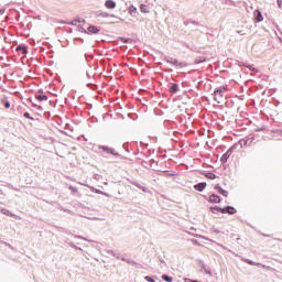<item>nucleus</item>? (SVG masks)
Listing matches in <instances>:
<instances>
[{"instance_id": "obj_39", "label": "nucleus", "mask_w": 282, "mask_h": 282, "mask_svg": "<svg viewBox=\"0 0 282 282\" xmlns=\"http://www.w3.org/2000/svg\"><path fill=\"white\" fill-rule=\"evenodd\" d=\"M191 242L193 243V246H202V242H199V240L192 238Z\"/></svg>"}, {"instance_id": "obj_20", "label": "nucleus", "mask_w": 282, "mask_h": 282, "mask_svg": "<svg viewBox=\"0 0 282 282\" xmlns=\"http://www.w3.org/2000/svg\"><path fill=\"white\" fill-rule=\"evenodd\" d=\"M202 175H204L205 177H207V180H217V174L213 173V171H203Z\"/></svg>"}, {"instance_id": "obj_40", "label": "nucleus", "mask_w": 282, "mask_h": 282, "mask_svg": "<svg viewBox=\"0 0 282 282\" xmlns=\"http://www.w3.org/2000/svg\"><path fill=\"white\" fill-rule=\"evenodd\" d=\"M1 243L3 246H7V248H10V250H14V247L12 245H10L9 242H6V241H1Z\"/></svg>"}, {"instance_id": "obj_8", "label": "nucleus", "mask_w": 282, "mask_h": 282, "mask_svg": "<svg viewBox=\"0 0 282 282\" xmlns=\"http://www.w3.org/2000/svg\"><path fill=\"white\" fill-rule=\"evenodd\" d=\"M263 22V13L260 9H256L253 11V23H261Z\"/></svg>"}, {"instance_id": "obj_56", "label": "nucleus", "mask_w": 282, "mask_h": 282, "mask_svg": "<svg viewBox=\"0 0 282 282\" xmlns=\"http://www.w3.org/2000/svg\"><path fill=\"white\" fill-rule=\"evenodd\" d=\"M119 118H120L121 120H124V115L119 113Z\"/></svg>"}, {"instance_id": "obj_27", "label": "nucleus", "mask_w": 282, "mask_h": 282, "mask_svg": "<svg viewBox=\"0 0 282 282\" xmlns=\"http://www.w3.org/2000/svg\"><path fill=\"white\" fill-rule=\"evenodd\" d=\"M215 96H220V98H224V87H216L214 89Z\"/></svg>"}, {"instance_id": "obj_33", "label": "nucleus", "mask_w": 282, "mask_h": 282, "mask_svg": "<svg viewBox=\"0 0 282 282\" xmlns=\"http://www.w3.org/2000/svg\"><path fill=\"white\" fill-rule=\"evenodd\" d=\"M97 17H101L102 19H107L110 17V13L107 11H97Z\"/></svg>"}, {"instance_id": "obj_53", "label": "nucleus", "mask_w": 282, "mask_h": 282, "mask_svg": "<svg viewBox=\"0 0 282 282\" xmlns=\"http://www.w3.org/2000/svg\"><path fill=\"white\" fill-rule=\"evenodd\" d=\"M202 239H204L205 241H210V238L203 236Z\"/></svg>"}, {"instance_id": "obj_5", "label": "nucleus", "mask_w": 282, "mask_h": 282, "mask_svg": "<svg viewBox=\"0 0 282 282\" xmlns=\"http://www.w3.org/2000/svg\"><path fill=\"white\" fill-rule=\"evenodd\" d=\"M100 32H102V26H96L94 24H89L86 29V34H88L89 36L94 34H100Z\"/></svg>"}, {"instance_id": "obj_58", "label": "nucleus", "mask_w": 282, "mask_h": 282, "mask_svg": "<svg viewBox=\"0 0 282 282\" xmlns=\"http://www.w3.org/2000/svg\"><path fill=\"white\" fill-rule=\"evenodd\" d=\"M153 142H158V137H152Z\"/></svg>"}, {"instance_id": "obj_45", "label": "nucleus", "mask_w": 282, "mask_h": 282, "mask_svg": "<svg viewBox=\"0 0 282 282\" xmlns=\"http://www.w3.org/2000/svg\"><path fill=\"white\" fill-rule=\"evenodd\" d=\"M192 25H196V28H199V22L197 20H191Z\"/></svg>"}, {"instance_id": "obj_35", "label": "nucleus", "mask_w": 282, "mask_h": 282, "mask_svg": "<svg viewBox=\"0 0 282 282\" xmlns=\"http://www.w3.org/2000/svg\"><path fill=\"white\" fill-rule=\"evenodd\" d=\"M144 281L155 282V281H158V276H155V275H145Z\"/></svg>"}, {"instance_id": "obj_26", "label": "nucleus", "mask_w": 282, "mask_h": 282, "mask_svg": "<svg viewBox=\"0 0 282 282\" xmlns=\"http://www.w3.org/2000/svg\"><path fill=\"white\" fill-rule=\"evenodd\" d=\"M163 173V177H175V175H177V173L169 171V170H164L162 171Z\"/></svg>"}, {"instance_id": "obj_63", "label": "nucleus", "mask_w": 282, "mask_h": 282, "mask_svg": "<svg viewBox=\"0 0 282 282\" xmlns=\"http://www.w3.org/2000/svg\"><path fill=\"white\" fill-rule=\"evenodd\" d=\"M88 219H90L91 221H94V219H98L96 217H88Z\"/></svg>"}, {"instance_id": "obj_31", "label": "nucleus", "mask_w": 282, "mask_h": 282, "mask_svg": "<svg viewBox=\"0 0 282 282\" xmlns=\"http://www.w3.org/2000/svg\"><path fill=\"white\" fill-rule=\"evenodd\" d=\"M66 243H68L69 248H73L74 250H79L80 252H83V248L76 246V243H74L73 241H66Z\"/></svg>"}, {"instance_id": "obj_29", "label": "nucleus", "mask_w": 282, "mask_h": 282, "mask_svg": "<svg viewBox=\"0 0 282 282\" xmlns=\"http://www.w3.org/2000/svg\"><path fill=\"white\" fill-rule=\"evenodd\" d=\"M140 12H142V14H149V7L147 6V4H144V3H141L140 4Z\"/></svg>"}, {"instance_id": "obj_57", "label": "nucleus", "mask_w": 282, "mask_h": 282, "mask_svg": "<svg viewBox=\"0 0 282 282\" xmlns=\"http://www.w3.org/2000/svg\"><path fill=\"white\" fill-rule=\"evenodd\" d=\"M36 94H44V93H43V89L40 88Z\"/></svg>"}, {"instance_id": "obj_62", "label": "nucleus", "mask_w": 282, "mask_h": 282, "mask_svg": "<svg viewBox=\"0 0 282 282\" xmlns=\"http://www.w3.org/2000/svg\"><path fill=\"white\" fill-rule=\"evenodd\" d=\"M195 237H197L198 239H202V237H204V236H202V235H195Z\"/></svg>"}, {"instance_id": "obj_1", "label": "nucleus", "mask_w": 282, "mask_h": 282, "mask_svg": "<svg viewBox=\"0 0 282 282\" xmlns=\"http://www.w3.org/2000/svg\"><path fill=\"white\" fill-rule=\"evenodd\" d=\"M99 151H102V153H107V155H112L113 158H120L121 160H127L122 154H120L118 151H116L113 148L109 145H98Z\"/></svg>"}, {"instance_id": "obj_36", "label": "nucleus", "mask_w": 282, "mask_h": 282, "mask_svg": "<svg viewBox=\"0 0 282 282\" xmlns=\"http://www.w3.org/2000/svg\"><path fill=\"white\" fill-rule=\"evenodd\" d=\"M77 32H82V34H87V29H85V26L79 25L77 26Z\"/></svg>"}, {"instance_id": "obj_17", "label": "nucleus", "mask_w": 282, "mask_h": 282, "mask_svg": "<svg viewBox=\"0 0 282 282\" xmlns=\"http://www.w3.org/2000/svg\"><path fill=\"white\" fill-rule=\"evenodd\" d=\"M228 160H230V155L227 154V152H225V153L220 156V163L223 164L224 170L228 169V165H226L227 162H228Z\"/></svg>"}, {"instance_id": "obj_21", "label": "nucleus", "mask_w": 282, "mask_h": 282, "mask_svg": "<svg viewBox=\"0 0 282 282\" xmlns=\"http://www.w3.org/2000/svg\"><path fill=\"white\" fill-rule=\"evenodd\" d=\"M224 207L215 205V206H209V213H212L213 215H217V213H221L223 214Z\"/></svg>"}, {"instance_id": "obj_49", "label": "nucleus", "mask_w": 282, "mask_h": 282, "mask_svg": "<svg viewBox=\"0 0 282 282\" xmlns=\"http://www.w3.org/2000/svg\"><path fill=\"white\" fill-rule=\"evenodd\" d=\"M213 232H215V235H219L221 232V230H219L218 228H214Z\"/></svg>"}, {"instance_id": "obj_4", "label": "nucleus", "mask_w": 282, "mask_h": 282, "mask_svg": "<svg viewBox=\"0 0 282 282\" xmlns=\"http://www.w3.org/2000/svg\"><path fill=\"white\" fill-rule=\"evenodd\" d=\"M203 198L208 202V204H221V202H224V198H221V196L213 193L209 196L204 195Z\"/></svg>"}, {"instance_id": "obj_3", "label": "nucleus", "mask_w": 282, "mask_h": 282, "mask_svg": "<svg viewBox=\"0 0 282 282\" xmlns=\"http://www.w3.org/2000/svg\"><path fill=\"white\" fill-rule=\"evenodd\" d=\"M196 263H197L198 268H200L199 272H204L208 276H213V270L210 269V267L206 265V262H204V260L197 259Z\"/></svg>"}, {"instance_id": "obj_28", "label": "nucleus", "mask_w": 282, "mask_h": 282, "mask_svg": "<svg viewBox=\"0 0 282 282\" xmlns=\"http://www.w3.org/2000/svg\"><path fill=\"white\" fill-rule=\"evenodd\" d=\"M240 261H242V263H247V265H254L256 264L254 260H251V259H248V258H245V257H240Z\"/></svg>"}, {"instance_id": "obj_15", "label": "nucleus", "mask_w": 282, "mask_h": 282, "mask_svg": "<svg viewBox=\"0 0 282 282\" xmlns=\"http://www.w3.org/2000/svg\"><path fill=\"white\" fill-rule=\"evenodd\" d=\"M15 52H21L22 54H24V56H28L29 54V51H28V44H19L17 47H15Z\"/></svg>"}, {"instance_id": "obj_61", "label": "nucleus", "mask_w": 282, "mask_h": 282, "mask_svg": "<svg viewBox=\"0 0 282 282\" xmlns=\"http://www.w3.org/2000/svg\"><path fill=\"white\" fill-rule=\"evenodd\" d=\"M247 68H248V69H252V65L248 64V65H247Z\"/></svg>"}, {"instance_id": "obj_16", "label": "nucleus", "mask_w": 282, "mask_h": 282, "mask_svg": "<svg viewBox=\"0 0 282 282\" xmlns=\"http://www.w3.org/2000/svg\"><path fill=\"white\" fill-rule=\"evenodd\" d=\"M238 142H241L242 149H243V147H250V144H252V142H254V137L245 138Z\"/></svg>"}, {"instance_id": "obj_59", "label": "nucleus", "mask_w": 282, "mask_h": 282, "mask_svg": "<svg viewBox=\"0 0 282 282\" xmlns=\"http://www.w3.org/2000/svg\"><path fill=\"white\" fill-rule=\"evenodd\" d=\"M78 41H80V43H85V40L83 37H78Z\"/></svg>"}, {"instance_id": "obj_23", "label": "nucleus", "mask_w": 282, "mask_h": 282, "mask_svg": "<svg viewBox=\"0 0 282 282\" xmlns=\"http://www.w3.org/2000/svg\"><path fill=\"white\" fill-rule=\"evenodd\" d=\"M208 61V57L206 56H198L194 59L195 65H202V63H206Z\"/></svg>"}, {"instance_id": "obj_43", "label": "nucleus", "mask_w": 282, "mask_h": 282, "mask_svg": "<svg viewBox=\"0 0 282 282\" xmlns=\"http://www.w3.org/2000/svg\"><path fill=\"white\" fill-rule=\"evenodd\" d=\"M118 252H116V251H113V250H111V249H109V250H107V254H110V257H115L116 258V254H117Z\"/></svg>"}, {"instance_id": "obj_25", "label": "nucleus", "mask_w": 282, "mask_h": 282, "mask_svg": "<svg viewBox=\"0 0 282 282\" xmlns=\"http://www.w3.org/2000/svg\"><path fill=\"white\" fill-rule=\"evenodd\" d=\"M2 107H4V109H10V100L7 98V97H3L1 100H0Z\"/></svg>"}, {"instance_id": "obj_13", "label": "nucleus", "mask_w": 282, "mask_h": 282, "mask_svg": "<svg viewBox=\"0 0 282 282\" xmlns=\"http://www.w3.org/2000/svg\"><path fill=\"white\" fill-rule=\"evenodd\" d=\"M180 91V84L177 83H170L169 84V93L172 94V96H175Z\"/></svg>"}, {"instance_id": "obj_50", "label": "nucleus", "mask_w": 282, "mask_h": 282, "mask_svg": "<svg viewBox=\"0 0 282 282\" xmlns=\"http://www.w3.org/2000/svg\"><path fill=\"white\" fill-rule=\"evenodd\" d=\"M3 14H6V8L0 9V17H3Z\"/></svg>"}, {"instance_id": "obj_30", "label": "nucleus", "mask_w": 282, "mask_h": 282, "mask_svg": "<svg viewBox=\"0 0 282 282\" xmlns=\"http://www.w3.org/2000/svg\"><path fill=\"white\" fill-rule=\"evenodd\" d=\"M161 279H162V281H165V282H173L174 281L173 276H171V275H169L166 273H163L161 275Z\"/></svg>"}, {"instance_id": "obj_12", "label": "nucleus", "mask_w": 282, "mask_h": 282, "mask_svg": "<svg viewBox=\"0 0 282 282\" xmlns=\"http://www.w3.org/2000/svg\"><path fill=\"white\" fill-rule=\"evenodd\" d=\"M130 184H132V186H135V188H139V191H142V193H151V189H149V187L138 183V181H132L130 182Z\"/></svg>"}, {"instance_id": "obj_42", "label": "nucleus", "mask_w": 282, "mask_h": 282, "mask_svg": "<svg viewBox=\"0 0 282 282\" xmlns=\"http://www.w3.org/2000/svg\"><path fill=\"white\" fill-rule=\"evenodd\" d=\"M63 213H67V215H74V213L72 212V209H67L65 207H62Z\"/></svg>"}, {"instance_id": "obj_18", "label": "nucleus", "mask_w": 282, "mask_h": 282, "mask_svg": "<svg viewBox=\"0 0 282 282\" xmlns=\"http://www.w3.org/2000/svg\"><path fill=\"white\" fill-rule=\"evenodd\" d=\"M117 3L115 0H106L105 1V8H107V10H116L117 8Z\"/></svg>"}, {"instance_id": "obj_7", "label": "nucleus", "mask_w": 282, "mask_h": 282, "mask_svg": "<svg viewBox=\"0 0 282 282\" xmlns=\"http://www.w3.org/2000/svg\"><path fill=\"white\" fill-rule=\"evenodd\" d=\"M223 215H237V208L232 205H226L223 207Z\"/></svg>"}, {"instance_id": "obj_48", "label": "nucleus", "mask_w": 282, "mask_h": 282, "mask_svg": "<svg viewBox=\"0 0 282 282\" xmlns=\"http://www.w3.org/2000/svg\"><path fill=\"white\" fill-rule=\"evenodd\" d=\"M257 268H265V264L261 263V262H256L254 264Z\"/></svg>"}, {"instance_id": "obj_55", "label": "nucleus", "mask_w": 282, "mask_h": 282, "mask_svg": "<svg viewBox=\"0 0 282 282\" xmlns=\"http://www.w3.org/2000/svg\"><path fill=\"white\" fill-rule=\"evenodd\" d=\"M275 133H278V135H282V130H275Z\"/></svg>"}, {"instance_id": "obj_19", "label": "nucleus", "mask_w": 282, "mask_h": 282, "mask_svg": "<svg viewBox=\"0 0 282 282\" xmlns=\"http://www.w3.org/2000/svg\"><path fill=\"white\" fill-rule=\"evenodd\" d=\"M172 66L173 67H188V63H186V62H180V59H177V58H174L173 61H172Z\"/></svg>"}, {"instance_id": "obj_2", "label": "nucleus", "mask_w": 282, "mask_h": 282, "mask_svg": "<svg viewBox=\"0 0 282 282\" xmlns=\"http://www.w3.org/2000/svg\"><path fill=\"white\" fill-rule=\"evenodd\" d=\"M115 259H118V261H124L129 265H134V268H137V270H142V268H143L141 263H138L134 260L128 259L124 256H122L121 253H117L115 256Z\"/></svg>"}, {"instance_id": "obj_34", "label": "nucleus", "mask_w": 282, "mask_h": 282, "mask_svg": "<svg viewBox=\"0 0 282 282\" xmlns=\"http://www.w3.org/2000/svg\"><path fill=\"white\" fill-rule=\"evenodd\" d=\"M173 57L167 56V55H163L162 61H164L165 63H169V65H173Z\"/></svg>"}, {"instance_id": "obj_41", "label": "nucleus", "mask_w": 282, "mask_h": 282, "mask_svg": "<svg viewBox=\"0 0 282 282\" xmlns=\"http://www.w3.org/2000/svg\"><path fill=\"white\" fill-rule=\"evenodd\" d=\"M184 282H199V280L191 279V278H184Z\"/></svg>"}, {"instance_id": "obj_60", "label": "nucleus", "mask_w": 282, "mask_h": 282, "mask_svg": "<svg viewBox=\"0 0 282 282\" xmlns=\"http://www.w3.org/2000/svg\"><path fill=\"white\" fill-rule=\"evenodd\" d=\"M228 1H229L230 6H235V1H232V0H228Z\"/></svg>"}, {"instance_id": "obj_38", "label": "nucleus", "mask_w": 282, "mask_h": 282, "mask_svg": "<svg viewBox=\"0 0 282 282\" xmlns=\"http://www.w3.org/2000/svg\"><path fill=\"white\" fill-rule=\"evenodd\" d=\"M23 117L26 118L28 120L34 121V117L30 116V112H28V111H25V112L23 113Z\"/></svg>"}, {"instance_id": "obj_24", "label": "nucleus", "mask_w": 282, "mask_h": 282, "mask_svg": "<svg viewBox=\"0 0 282 282\" xmlns=\"http://www.w3.org/2000/svg\"><path fill=\"white\" fill-rule=\"evenodd\" d=\"M35 98H36V100H40V102H43V101L50 99V97H47V95H45V94H35Z\"/></svg>"}, {"instance_id": "obj_6", "label": "nucleus", "mask_w": 282, "mask_h": 282, "mask_svg": "<svg viewBox=\"0 0 282 282\" xmlns=\"http://www.w3.org/2000/svg\"><path fill=\"white\" fill-rule=\"evenodd\" d=\"M61 23H62V25H74V26H76V25H78V23H84L85 24V23H87V21L77 15V17L74 18L73 21H62Z\"/></svg>"}, {"instance_id": "obj_46", "label": "nucleus", "mask_w": 282, "mask_h": 282, "mask_svg": "<svg viewBox=\"0 0 282 282\" xmlns=\"http://www.w3.org/2000/svg\"><path fill=\"white\" fill-rule=\"evenodd\" d=\"M75 239H82L83 241H87V238L79 236V235H74Z\"/></svg>"}, {"instance_id": "obj_9", "label": "nucleus", "mask_w": 282, "mask_h": 282, "mask_svg": "<svg viewBox=\"0 0 282 282\" xmlns=\"http://www.w3.org/2000/svg\"><path fill=\"white\" fill-rule=\"evenodd\" d=\"M214 191L218 193V195H221L223 197H228L229 193L224 187H221V184L217 183L214 185Z\"/></svg>"}, {"instance_id": "obj_22", "label": "nucleus", "mask_w": 282, "mask_h": 282, "mask_svg": "<svg viewBox=\"0 0 282 282\" xmlns=\"http://www.w3.org/2000/svg\"><path fill=\"white\" fill-rule=\"evenodd\" d=\"M82 186H86L87 188H89L91 191V193H95L96 195H102V191L101 189H98L89 184H84V183H80Z\"/></svg>"}, {"instance_id": "obj_14", "label": "nucleus", "mask_w": 282, "mask_h": 282, "mask_svg": "<svg viewBox=\"0 0 282 282\" xmlns=\"http://www.w3.org/2000/svg\"><path fill=\"white\" fill-rule=\"evenodd\" d=\"M127 12H128V14H130V17H133V18H135V17H138V8L135 7V6H133V4H130L128 8H127Z\"/></svg>"}, {"instance_id": "obj_52", "label": "nucleus", "mask_w": 282, "mask_h": 282, "mask_svg": "<svg viewBox=\"0 0 282 282\" xmlns=\"http://www.w3.org/2000/svg\"><path fill=\"white\" fill-rule=\"evenodd\" d=\"M86 78H88V79L91 78V74H89L88 70L86 72Z\"/></svg>"}, {"instance_id": "obj_32", "label": "nucleus", "mask_w": 282, "mask_h": 282, "mask_svg": "<svg viewBox=\"0 0 282 282\" xmlns=\"http://www.w3.org/2000/svg\"><path fill=\"white\" fill-rule=\"evenodd\" d=\"M2 215H6L7 217H14V214L10 212V209L2 208L1 209Z\"/></svg>"}, {"instance_id": "obj_37", "label": "nucleus", "mask_w": 282, "mask_h": 282, "mask_svg": "<svg viewBox=\"0 0 282 282\" xmlns=\"http://www.w3.org/2000/svg\"><path fill=\"white\" fill-rule=\"evenodd\" d=\"M68 191H70V193L76 194V193H78V187H76L74 185H69Z\"/></svg>"}, {"instance_id": "obj_44", "label": "nucleus", "mask_w": 282, "mask_h": 282, "mask_svg": "<svg viewBox=\"0 0 282 282\" xmlns=\"http://www.w3.org/2000/svg\"><path fill=\"white\" fill-rule=\"evenodd\" d=\"M159 261L166 267V261L164 260V258H162V256H159Z\"/></svg>"}, {"instance_id": "obj_51", "label": "nucleus", "mask_w": 282, "mask_h": 282, "mask_svg": "<svg viewBox=\"0 0 282 282\" xmlns=\"http://www.w3.org/2000/svg\"><path fill=\"white\" fill-rule=\"evenodd\" d=\"M191 23V20H185L184 21V25L188 26V24Z\"/></svg>"}, {"instance_id": "obj_10", "label": "nucleus", "mask_w": 282, "mask_h": 282, "mask_svg": "<svg viewBox=\"0 0 282 282\" xmlns=\"http://www.w3.org/2000/svg\"><path fill=\"white\" fill-rule=\"evenodd\" d=\"M238 149H243V143L241 142H236L234 143L227 151L226 153L229 155H232V153H235V151H237Z\"/></svg>"}, {"instance_id": "obj_64", "label": "nucleus", "mask_w": 282, "mask_h": 282, "mask_svg": "<svg viewBox=\"0 0 282 282\" xmlns=\"http://www.w3.org/2000/svg\"><path fill=\"white\" fill-rule=\"evenodd\" d=\"M262 235V237H270V235H268V234H261Z\"/></svg>"}, {"instance_id": "obj_47", "label": "nucleus", "mask_w": 282, "mask_h": 282, "mask_svg": "<svg viewBox=\"0 0 282 282\" xmlns=\"http://www.w3.org/2000/svg\"><path fill=\"white\" fill-rule=\"evenodd\" d=\"M101 195H102L104 197L111 198V194H109V193H107V192L101 191Z\"/></svg>"}, {"instance_id": "obj_54", "label": "nucleus", "mask_w": 282, "mask_h": 282, "mask_svg": "<svg viewBox=\"0 0 282 282\" xmlns=\"http://www.w3.org/2000/svg\"><path fill=\"white\" fill-rule=\"evenodd\" d=\"M109 17H112V19H120L119 17H117L116 14H113V13H110V15Z\"/></svg>"}, {"instance_id": "obj_11", "label": "nucleus", "mask_w": 282, "mask_h": 282, "mask_svg": "<svg viewBox=\"0 0 282 282\" xmlns=\"http://www.w3.org/2000/svg\"><path fill=\"white\" fill-rule=\"evenodd\" d=\"M206 186H208V183L199 182V183H196L193 186V188H194V191H197V193H204V191H206Z\"/></svg>"}]
</instances>
